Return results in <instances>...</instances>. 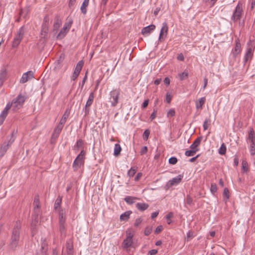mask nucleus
I'll return each instance as SVG.
<instances>
[{
	"instance_id": "f257e3e1",
	"label": "nucleus",
	"mask_w": 255,
	"mask_h": 255,
	"mask_svg": "<svg viewBox=\"0 0 255 255\" xmlns=\"http://www.w3.org/2000/svg\"><path fill=\"white\" fill-rule=\"evenodd\" d=\"M25 100L26 97L24 96L19 94L12 101L10 104L8 103L0 115V125L3 123L10 109L12 108L14 111L19 109L22 107Z\"/></svg>"
},
{
	"instance_id": "f03ea898",
	"label": "nucleus",
	"mask_w": 255,
	"mask_h": 255,
	"mask_svg": "<svg viewBox=\"0 0 255 255\" xmlns=\"http://www.w3.org/2000/svg\"><path fill=\"white\" fill-rule=\"evenodd\" d=\"M21 227V224L20 221H16L12 229L10 242V247L13 250H14L18 244Z\"/></svg>"
},
{
	"instance_id": "7ed1b4c3",
	"label": "nucleus",
	"mask_w": 255,
	"mask_h": 255,
	"mask_svg": "<svg viewBox=\"0 0 255 255\" xmlns=\"http://www.w3.org/2000/svg\"><path fill=\"white\" fill-rule=\"evenodd\" d=\"M243 13L242 4L239 2L236 6L235 9L233 11V15L231 16V20L236 22L238 20H240Z\"/></svg>"
},
{
	"instance_id": "20e7f679",
	"label": "nucleus",
	"mask_w": 255,
	"mask_h": 255,
	"mask_svg": "<svg viewBox=\"0 0 255 255\" xmlns=\"http://www.w3.org/2000/svg\"><path fill=\"white\" fill-rule=\"evenodd\" d=\"M254 49L252 46L248 47L244 55L243 60L244 65L245 66L247 63L249 62L248 68L249 67L250 63L253 59L254 56Z\"/></svg>"
},
{
	"instance_id": "39448f33",
	"label": "nucleus",
	"mask_w": 255,
	"mask_h": 255,
	"mask_svg": "<svg viewBox=\"0 0 255 255\" xmlns=\"http://www.w3.org/2000/svg\"><path fill=\"white\" fill-rule=\"evenodd\" d=\"M24 30L22 27L19 28L18 31L17 32V34L15 36L13 39L12 46L13 48H15L18 46L19 44L20 41L22 39L24 35Z\"/></svg>"
},
{
	"instance_id": "423d86ee",
	"label": "nucleus",
	"mask_w": 255,
	"mask_h": 255,
	"mask_svg": "<svg viewBox=\"0 0 255 255\" xmlns=\"http://www.w3.org/2000/svg\"><path fill=\"white\" fill-rule=\"evenodd\" d=\"M120 92L118 90H113L110 92V102L112 107H116L119 102Z\"/></svg>"
},
{
	"instance_id": "0eeeda50",
	"label": "nucleus",
	"mask_w": 255,
	"mask_h": 255,
	"mask_svg": "<svg viewBox=\"0 0 255 255\" xmlns=\"http://www.w3.org/2000/svg\"><path fill=\"white\" fill-rule=\"evenodd\" d=\"M14 139L11 137L7 142H3L0 146V157H2L8 148L11 146V144L13 142Z\"/></svg>"
},
{
	"instance_id": "6e6552de",
	"label": "nucleus",
	"mask_w": 255,
	"mask_h": 255,
	"mask_svg": "<svg viewBox=\"0 0 255 255\" xmlns=\"http://www.w3.org/2000/svg\"><path fill=\"white\" fill-rule=\"evenodd\" d=\"M83 64H84V62L82 60L79 61L77 63L76 66L75 67L74 72L73 73V76L72 77V80H75L77 78L78 76H79V75L81 72V70L82 68Z\"/></svg>"
},
{
	"instance_id": "1a4fd4ad",
	"label": "nucleus",
	"mask_w": 255,
	"mask_h": 255,
	"mask_svg": "<svg viewBox=\"0 0 255 255\" xmlns=\"http://www.w3.org/2000/svg\"><path fill=\"white\" fill-rule=\"evenodd\" d=\"M183 177V175L182 174L178 175L177 176L173 178L172 179L168 181L167 183V186L168 187H170L172 186L176 185L180 183Z\"/></svg>"
},
{
	"instance_id": "9d476101",
	"label": "nucleus",
	"mask_w": 255,
	"mask_h": 255,
	"mask_svg": "<svg viewBox=\"0 0 255 255\" xmlns=\"http://www.w3.org/2000/svg\"><path fill=\"white\" fill-rule=\"evenodd\" d=\"M84 159L76 157L73 162L72 166L74 171H76L78 170L81 167V165L84 164Z\"/></svg>"
},
{
	"instance_id": "9b49d317",
	"label": "nucleus",
	"mask_w": 255,
	"mask_h": 255,
	"mask_svg": "<svg viewBox=\"0 0 255 255\" xmlns=\"http://www.w3.org/2000/svg\"><path fill=\"white\" fill-rule=\"evenodd\" d=\"M33 78V72L31 71H27L22 75V77L20 79V82L22 84L25 83L29 79H31Z\"/></svg>"
},
{
	"instance_id": "f8f14e48",
	"label": "nucleus",
	"mask_w": 255,
	"mask_h": 255,
	"mask_svg": "<svg viewBox=\"0 0 255 255\" xmlns=\"http://www.w3.org/2000/svg\"><path fill=\"white\" fill-rule=\"evenodd\" d=\"M168 30V27L166 22H163L162 23V26L161 28L160 31V34L159 36V40H160L161 39L164 38V37H166L167 32Z\"/></svg>"
},
{
	"instance_id": "ddd939ff",
	"label": "nucleus",
	"mask_w": 255,
	"mask_h": 255,
	"mask_svg": "<svg viewBox=\"0 0 255 255\" xmlns=\"http://www.w3.org/2000/svg\"><path fill=\"white\" fill-rule=\"evenodd\" d=\"M235 42V47L234 48V51L233 52V55L234 57H236L241 51V44L239 39H236Z\"/></svg>"
},
{
	"instance_id": "4468645a",
	"label": "nucleus",
	"mask_w": 255,
	"mask_h": 255,
	"mask_svg": "<svg viewBox=\"0 0 255 255\" xmlns=\"http://www.w3.org/2000/svg\"><path fill=\"white\" fill-rule=\"evenodd\" d=\"M155 28V26L153 24L149 25L146 27H143L141 30V33L143 35H148L151 31Z\"/></svg>"
},
{
	"instance_id": "2eb2a0df",
	"label": "nucleus",
	"mask_w": 255,
	"mask_h": 255,
	"mask_svg": "<svg viewBox=\"0 0 255 255\" xmlns=\"http://www.w3.org/2000/svg\"><path fill=\"white\" fill-rule=\"evenodd\" d=\"M133 243V240L126 238L123 241L122 246L123 249L126 250L127 252H128V248L131 247Z\"/></svg>"
},
{
	"instance_id": "dca6fc26",
	"label": "nucleus",
	"mask_w": 255,
	"mask_h": 255,
	"mask_svg": "<svg viewBox=\"0 0 255 255\" xmlns=\"http://www.w3.org/2000/svg\"><path fill=\"white\" fill-rule=\"evenodd\" d=\"M38 223V219L36 220L34 218H32V221L31 223V230L32 235L33 236L36 231V227Z\"/></svg>"
},
{
	"instance_id": "f3484780",
	"label": "nucleus",
	"mask_w": 255,
	"mask_h": 255,
	"mask_svg": "<svg viewBox=\"0 0 255 255\" xmlns=\"http://www.w3.org/2000/svg\"><path fill=\"white\" fill-rule=\"evenodd\" d=\"M135 206L139 211H143L148 208L149 205L145 203H137Z\"/></svg>"
},
{
	"instance_id": "a211bd4d",
	"label": "nucleus",
	"mask_w": 255,
	"mask_h": 255,
	"mask_svg": "<svg viewBox=\"0 0 255 255\" xmlns=\"http://www.w3.org/2000/svg\"><path fill=\"white\" fill-rule=\"evenodd\" d=\"M131 211H128L122 214L120 216L121 221H127L129 218V216L131 214Z\"/></svg>"
},
{
	"instance_id": "6ab92c4d",
	"label": "nucleus",
	"mask_w": 255,
	"mask_h": 255,
	"mask_svg": "<svg viewBox=\"0 0 255 255\" xmlns=\"http://www.w3.org/2000/svg\"><path fill=\"white\" fill-rule=\"evenodd\" d=\"M202 136H199V137H197L195 140L194 142L190 145V148L192 149H196V148L200 144V143L202 140Z\"/></svg>"
},
{
	"instance_id": "aec40b11",
	"label": "nucleus",
	"mask_w": 255,
	"mask_h": 255,
	"mask_svg": "<svg viewBox=\"0 0 255 255\" xmlns=\"http://www.w3.org/2000/svg\"><path fill=\"white\" fill-rule=\"evenodd\" d=\"M48 31V26L47 23H42L41 30V34L43 36V37H45L46 36Z\"/></svg>"
},
{
	"instance_id": "412c9836",
	"label": "nucleus",
	"mask_w": 255,
	"mask_h": 255,
	"mask_svg": "<svg viewBox=\"0 0 255 255\" xmlns=\"http://www.w3.org/2000/svg\"><path fill=\"white\" fill-rule=\"evenodd\" d=\"M62 21L60 19L58 15L55 17V20L53 24V28L54 30H57L61 24Z\"/></svg>"
},
{
	"instance_id": "4be33fe9",
	"label": "nucleus",
	"mask_w": 255,
	"mask_h": 255,
	"mask_svg": "<svg viewBox=\"0 0 255 255\" xmlns=\"http://www.w3.org/2000/svg\"><path fill=\"white\" fill-rule=\"evenodd\" d=\"M137 199V198L136 197L128 196L125 198L124 200L127 204L131 205L133 204Z\"/></svg>"
},
{
	"instance_id": "5701e85b",
	"label": "nucleus",
	"mask_w": 255,
	"mask_h": 255,
	"mask_svg": "<svg viewBox=\"0 0 255 255\" xmlns=\"http://www.w3.org/2000/svg\"><path fill=\"white\" fill-rule=\"evenodd\" d=\"M121 150L122 148L121 145L118 143L115 144L114 147V155L115 156H118L120 154Z\"/></svg>"
},
{
	"instance_id": "b1692460",
	"label": "nucleus",
	"mask_w": 255,
	"mask_h": 255,
	"mask_svg": "<svg viewBox=\"0 0 255 255\" xmlns=\"http://www.w3.org/2000/svg\"><path fill=\"white\" fill-rule=\"evenodd\" d=\"M41 212L39 207L36 208L34 207L33 213L32 215V218H34L35 220L38 219L39 216L41 215Z\"/></svg>"
},
{
	"instance_id": "393cba45",
	"label": "nucleus",
	"mask_w": 255,
	"mask_h": 255,
	"mask_svg": "<svg viewBox=\"0 0 255 255\" xmlns=\"http://www.w3.org/2000/svg\"><path fill=\"white\" fill-rule=\"evenodd\" d=\"M248 139L250 142H255V135L253 128H251L249 132Z\"/></svg>"
},
{
	"instance_id": "a878e982",
	"label": "nucleus",
	"mask_w": 255,
	"mask_h": 255,
	"mask_svg": "<svg viewBox=\"0 0 255 255\" xmlns=\"http://www.w3.org/2000/svg\"><path fill=\"white\" fill-rule=\"evenodd\" d=\"M94 99V94L93 92H91L89 95V98L86 102V107H90L92 104Z\"/></svg>"
},
{
	"instance_id": "bb28decb",
	"label": "nucleus",
	"mask_w": 255,
	"mask_h": 255,
	"mask_svg": "<svg viewBox=\"0 0 255 255\" xmlns=\"http://www.w3.org/2000/svg\"><path fill=\"white\" fill-rule=\"evenodd\" d=\"M255 6V0H249L247 10L252 11Z\"/></svg>"
},
{
	"instance_id": "cd10ccee",
	"label": "nucleus",
	"mask_w": 255,
	"mask_h": 255,
	"mask_svg": "<svg viewBox=\"0 0 255 255\" xmlns=\"http://www.w3.org/2000/svg\"><path fill=\"white\" fill-rule=\"evenodd\" d=\"M68 32V30L62 28L61 29L59 33L58 34L57 38L58 39H62L63 38H64L65 36V35H66V34Z\"/></svg>"
},
{
	"instance_id": "c85d7f7f",
	"label": "nucleus",
	"mask_w": 255,
	"mask_h": 255,
	"mask_svg": "<svg viewBox=\"0 0 255 255\" xmlns=\"http://www.w3.org/2000/svg\"><path fill=\"white\" fill-rule=\"evenodd\" d=\"M68 19V21L65 23L63 28L66 29L67 30H68L69 31V30L70 29L71 25L72 24L73 20L71 18H69Z\"/></svg>"
},
{
	"instance_id": "c756f323",
	"label": "nucleus",
	"mask_w": 255,
	"mask_h": 255,
	"mask_svg": "<svg viewBox=\"0 0 255 255\" xmlns=\"http://www.w3.org/2000/svg\"><path fill=\"white\" fill-rule=\"evenodd\" d=\"M59 225L65 224V218L63 211L59 212Z\"/></svg>"
},
{
	"instance_id": "7c9ffc66",
	"label": "nucleus",
	"mask_w": 255,
	"mask_h": 255,
	"mask_svg": "<svg viewBox=\"0 0 255 255\" xmlns=\"http://www.w3.org/2000/svg\"><path fill=\"white\" fill-rule=\"evenodd\" d=\"M206 101L205 97H202L199 99L198 102L196 103V108L197 109L202 108V106L204 104Z\"/></svg>"
},
{
	"instance_id": "2f4dec72",
	"label": "nucleus",
	"mask_w": 255,
	"mask_h": 255,
	"mask_svg": "<svg viewBox=\"0 0 255 255\" xmlns=\"http://www.w3.org/2000/svg\"><path fill=\"white\" fill-rule=\"evenodd\" d=\"M197 151H198V149H191V150L186 151L185 154L187 156H194Z\"/></svg>"
},
{
	"instance_id": "473e14b6",
	"label": "nucleus",
	"mask_w": 255,
	"mask_h": 255,
	"mask_svg": "<svg viewBox=\"0 0 255 255\" xmlns=\"http://www.w3.org/2000/svg\"><path fill=\"white\" fill-rule=\"evenodd\" d=\"M211 120L209 118H206L203 123V128L204 130H207L211 125Z\"/></svg>"
},
{
	"instance_id": "72a5a7b5",
	"label": "nucleus",
	"mask_w": 255,
	"mask_h": 255,
	"mask_svg": "<svg viewBox=\"0 0 255 255\" xmlns=\"http://www.w3.org/2000/svg\"><path fill=\"white\" fill-rule=\"evenodd\" d=\"M134 236V232L131 230L128 229L126 231V238L127 239L132 240Z\"/></svg>"
},
{
	"instance_id": "f704fd0d",
	"label": "nucleus",
	"mask_w": 255,
	"mask_h": 255,
	"mask_svg": "<svg viewBox=\"0 0 255 255\" xmlns=\"http://www.w3.org/2000/svg\"><path fill=\"white\" fill-rule=\"evenodd\" d=\"M73 245L72 242L71 240H68L66 242V250L67 251H73Z\"/></svg>"
},
{
	"instance_id": "c9c22d12",
	"label": "nucleus",
	"mask_w": 255,
	"mask_h": 255,
	"mask_svg": "<svg viewBox=\"0 0 255 255\" xmlns=\"http://www.w3.org/2000/svg\"><path fill=\"white\" fill-rule=\"evenodd\" d=\"M226 152V146L225 143H223L219 149V153L221 155H224Z\"/></svg>"
},
{
	"instance_id": "e433bc0d",
	"label": "nucleus",
	"mask_w": 255,
	"mask_h": 255,
	"mask_svg": "<svg viewBox=\"0 0 255 255\" xmlns=\"http://www.w3.org/2000/svg\"><path fill=\"white\" fill-rule=\"evenodd\" d=\"M28 12V8L21 9L19 12V15L20 17L25 18Z\"/></svg>"
},
{
	"instance_id": "4c0bfd02",
	"label": "nucleus",
	"mask_w": 255,
	"mask_h": 255,
	"mask_svg": "<svg viewBox=\"0 0 255 255\" xmlns=\"http://www.w3.org/2000/svg\"><path fill=\"white\" fill-rule=\"evenodd\" d=\"M89 4L84 2H83L82 5L81 6L80 9L84 14H85L87 13V7L88 6Z\"/></svg>"
},
{
	"instance_id": "58836bf2",
	"label": "nucleus",
	"mask_w": 255,
	"mask_h": 255,
	"mask_svg": "<svg viewBox=\"0 0 255 255\" xmlns=\"http://www.w3.org/2000/svg\"><path fill=\"white\" fill-rule=\"evenodd\" d=\"M34 207H40L39 198L38 195H36L33 202Z\"/></svg>"
},
{
	"instance_id": "ea45409f",
	"label": "nucleus",
	"mask_w": 255,
	"mask_h": 255,
	"mask_svg": "<svg viewBox=\"0 0 255 255\" xmlns=\"http://www.w3.org/2000/svg\"><path fill=\"white\" fill-rule=\"evenodd\" d=\"M179 76L180 80L182 81L183 80L187 79L188 77V73L186 71H184L182 73L179 74Z\"/></svg>"
},
{
	"instance_id": "a19ab883",
	"label": "nucleus",
	"mask_w": 255,
	"mask_h": 255,
	"mask_svg": "<svg viewBox=\"0 0 255 255\" xmlns=\"http://www.w3.org/2000/svg\"><path fill=\"white\" fill-rule=\"evenodd\" d=\"M83 141L81 139H79L77 141L76 144L74 146L75 149L78 150L83 146Z\"/></svg>"
},
{
	"instance_id": "79ce46f5",
	"label": "nucleus",
	"mask_w": 255,
	"mask_h": 255,
	"mask_svg": "<svg viewBox=\"0 0 255 255\" xmlns=\"http://www.w3.org/2000/svg\"><path fill=\"white\" fill-rule=\"evenodd\" d=\"M250 153L252 155H254L255 154V142H250Z\"/></svg>"
},
{
	"instance_id": "37998d69",
	"label": "nucleus",
	"mask_w": 255,
	"mask_h": 255,
	"mask_svg": "<svg viewBox=\"0 0 255 255\" xmlns=\"http://www.w3.org/2000/svg\"><path fill=\"white\" fill-rule=\"evenodd\" d=\"M136 173V169L133 168H131L128 172V175L130 177H132L134 176Z\"/></svg>"
},
{
	"instance_id": "c03bdc74",
	"label": "nucleus",
	"mask_w": 255,
	"mask_h": 255,
	"mask_svg": "<svg viewBox=\"0 0 255 255\" xmlns=\"http://www.w3.org/2000/svg\"><path fill=\"white\" fill-rule=\"evenodd\" d=\"M242 169L245 172H247L248 170V164L246 160L242 161Z\"/></svg>"
},
{
	"instance_id": "a18cd8bd",
	"label": "nucleus",
	"mask_w": 255,
	"mask_h": 255,
	"mask_svg": "<svg viewBox=\"0 0 255 255\" xmlns=\"http://www.w3.org/2000/svg\"><path fill=\"white\" fill-rule=\"evenodd\" d=\"M223 195L224 197H226V200H227L229 198V191L227 188H224Z\"/></svg>"
},
{
	"instance_id": "49530a36",
	"label": "nucleus",
	"mask_w": 255,
	"mask_h": 255,
	"mask_svg": "<svg viewBox=\"0 0 255 255\" xmlns=\"http://www.w3.org/2000/svg\"><path fill=\"white\" fill-rule=\"evenodd\" d=\"M217 187L215 183H212L211 185L210 191L212 193L214 194L217 192Z\"/></svg>"
},
{
	"instance_id": "de8ad7c7",
	"label": "nucleus",
	"mask_w": 255,
	"mask_h": 255,
	"mask_svg": "<svg viewBox=\"0 0 255 255\" xmlns=\"http://www.w3.org/2000/svg\"><path fill=\"white\" fill-rule=\"evenodd\" d=\"M62 199L61 198H57L54 203V208L55 209H57L59 208L61 205Z\"/></svg>"
},
{
	"instance_id": "09e8293b",
	"label": "nucleus",
	"mask_w": 255,
	"mask_h": 255,
	"mask_svg": "<svg viewBox=\"0 0 255 255\" xmlns=\"http://www.w3.org/2000/svg\"><path fill=\"white\" fill-rule=\"evenodd\" d=\"M177 159L175 157H171L169 159L168 162L171 164H175L177 162Z\"/></svg>"
},
{
	"instance_id": "8fccbe9b",
	"label": "nucleus",
	"mask_w": 255,
	"mask_h": 255,
	"mask_svg": "<svg viewBox=\"0 0 255 255\" xmlns=\"http://www.w3.org/2000/svg\"><path fill=\"white\" fill-rule=\"evenodd\" d=\"M149 134H150V131L148 129L145 130L143 133V139L147 140L148 138Z\"/></svg>"
},
{
	"instance_id": "3c124183",
	"label": "nucleus",
	"mask_w": 255,
	"mask_h": 255,
	"mask_svg": "<svg viewBox=\"0 0 255 255\" xmlns=\"http://www.w3.org/2000/svg\"><path fill=\"white\" fill-rule=\"evenodd\" d=\"M152 227H147L145 229L144 234L145 236H148L152 232Z\"/></svg>"
},
{
	"instance_id": "603ef678",
	"label": "nucleus",
	"mask_w": 255,
	"mask_h": 255,
	"mask_svg": "<svg viewBox=\"0 0 255 255\" xmlns=\"http://www.w3.org/2000/svg\"><path fill=\"white\" fill-rule=\"evenodd\" d=\"M63 128V127H62V126H60V125H58V126L54 129V132H55L56 133H58L60 134Z\"/></svg>"
},
{
	"instance_id": "864d4df0",
	"label": "nucleus",
	"mask_w": 255,
	"mask_h": 255,
	"mask_svg": "<svg viewBox=\"0 0 255 255\" xmlns=\"http://www.w3.org/2000/svg\"><path fill=\"white\" fill-rule=\"evenodd\" d=\"M70 110L68 109H67L66 110V111H65L62 118L67 120L70 115Z\"/></svg>"
},
{
	"instance_id": "5fc2aeb1",
	"label": "nucleus",
	"mask_w": 255,
	"mask_h": 255,
	"mask_svg": "<svg viewBox=\"0 0 255 255\" xmlns=\"http://www.w3.org/2000/svg\"><path fill=\"white\" fill-rule=\"evenodd\" d=\"M175 115V112L173 109H170L167 113V117H174Z\"/></svg>"
},
{
	"instance_id": "6e6d98bb",
	"label": "nucleus",
	"mask_w": 255,
	"mask_h": 255,
	"mask_svg": "<svg viewBox=\"0 0 255 255\" xmlns=\"http://www.w3.org/2000/svg\"><path fill=\"white\" fill-rule=\"evenodd\" d=\"M59 230L62 235L65 234V227L64 224L59 225Z\"/></svg>"
},
{
	"instance_id": "4d7b16f0",
	"label": "nucleus",
	"mask_w": 255,
	"mask_h": 255,
	"mask_svg": "<svg viewBox=\"0 0 255 255\" xmlns=\"http://www.w3.org/2000/svg\"><path fill=\"white\" fill-rule=\"evenodd\" d=\"M147 151V147L146 146H143L140 151V153L141 155H143L145 154Z\"/></svg>"
},
{
	"instance_id": "13d9d810",
	"label": "nucleus",
	"mask_w": 255,
	"mask_h": 255,
	"mask_svg": "<svg viewBox=\"0 0 255 255\" xmlns=\"http://www.w3.org/2000/svg\"><path fill=\"white\" fill-rule=\"evenodd\" d=\"M186 203L189 205H191L193 203V199L189 195L187 196Z\"/></svg>"
},
{
	"instance_id": "bf43d9fd",
	"label": "nucleus",
	"mask_w": 255,
	"mask_h": 255,
	"mask_svg": "<svg viewBox=\"0 0 255 255\" xmlns=\"http://www.w3.org/2000/svg\"><path fill=\"white\" fill-rule=\"evenodd\" d=\"M142 221V220L141 218H137L135 221L134 226L138 227Z\"/></svg>"
},
{
	"instance_id": "052dcab7",
	"label": "nucleus",
	"mask_w": 255,
	"mask_h": 255,
	"mask_svg": "<svg viewBox=\"0 0 255 255\" xmlns=\"http://www.w3.org/2000/svg\"><path fill=\"white\" fill-rule=\"evenodd\" d=\"M156 115H157V111L154 110L153 112H152V113L151 114V115H150V120L151 121L153 120L156 118Z\"/></svg>"
},
{
	"instance_id": "680f3d73",
	"label": "nucleus",
	"mask_w": 255,
	"mask_h": 255,
	"mask_svg": "<svg viewBox=\"0 0 255 255\" xmlns=\"http://www.w3.org/2000/svg\"><path fill=\"white\" fill-rule=\"evenodd\" d=\"M83 112H84L85 113L84 117L87 116L90 112L89 107H86L85 106L84 108L83 109Z\"/></svg>"
},
{
	"instance_id": "e2e57ef3",
	"label": "nucleus",
	"mask_w": 255,
	"mask_h": 255,
	"mask_svg": "<svg viewBox=\"0 0 255 255\" xmlns=\"http://www.w3.org/2000/svg\"><path fill=\"white\" fill-rule=\"evenodd\" d=\"M163 230V227L162 226H158L156 227V228L155 229V231H154V233L155 234H158L160 232L162 231V230Z\"/></svg>"
},
{
	"instance_id": "0e129e2a",
	"label": "nucleus",
	"mask_w": 255,
	"mask_h": 255,
	"mask_svg": "<svg viewBox=\"0 0 255 255\" xmlns=\"http://www.w3.org/2000/svg\"><path fill=\"white\" fill-rule=\"evenodd\" d=\"M171 99H172V96L170 94L167 93L166 94V102L168 104L170 103L171 102Z\"/></svg>"
},
{
	"instance_id": "69168bd1",
	"label": "nucleus",
	"mask_w": 255,
	"mask_h": 255,
	"mask_svg": "<svg viewBox=\"0 0 255 255\" xmlns=\"http://www.w3.org/2000/svg\"><path fill=\"white\" fill-rule=\"evenodd\" d=\"M177 59L179 60V61H183L184 60V55H183L182 53H180V54H179L177 57Z\"/></svg>"
},
{
	"instance_id": "338daca9",
	"label": "nucleus",
	"mask_w": 255,
	"mask_h": 255,
	"mask_svg": "<svg viewBox=\"0 0 255 255\" xmlns=\"http://www.w3.org/2000/svg\"><path fill=\"white\" fill-rule=\"evenodd\" d=\"M85 154V152L82 150L81 151L80 153L78 154L77 157H79L80 158L84 159V156Z\"/></svg>"
},
{
	"instance_id": "774afa93",
	"label": "nucleus",
	"mask_w": 255,
	"mask_h": 255,
	"mask_svg": "<svg viewBox=\"0 0 255 255\" xmlns=\"http://www.w3.org/2000/svg\"><path fill=\"white\" fill-rule=\"evenodd\" d=\"M66 120H67L66 119L62 118L60 120V122L58 125L60 126H62V127H63L64 125L65 124Z\"/></svg>"
}]
</instances>
